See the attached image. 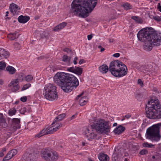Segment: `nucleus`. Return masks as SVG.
<instances>
[{"mask_svg":"<svg viewBox=\"0 0 161 161\" xmlns=\"http://www.w3.org/2000/svg\"><path fill=\"white\" fill-rule=\"evenodd\" d=\"M137 37L139 41L145 42L143 48L147 51H150L153 46L161 45V34L153 31L152 28L141 29L138 33Z\"/></svg>","mask_w":161,"mask_h":161,"instance_id":"1","label":"nucleus"},{"mask_svg":"<svg viewBox=\"0 0 161 161\" xmlns=\"http://www.w3.org/2000/svg\"><path fill=\"white\" fill-rule=\"evenodd\" d=\"M97 0H74L70 11L72 14L85 18L94 9Z\"/></svg>","mask_w":161,"mask_h":161,"instance_id":"2","label":"nucleus"},{"mask_svg":"<svg viewBox=\"0 0 161 161\" xmlns=\"http://www.w3.org/2000/svg\"><path fill=\"white\" fill-rule=\"evenodd\" d=\"M54 80L65 92H69L79 85L77 79L73 75L64 72H58L54 77Z\"/></svg>","mask_w":161,"mask_h":161,"instance_id":"3","label":"nucleus"},{"mask_svg":"<svg viewBox=\"0 0 161 161\" xmlns=\"http://www.w3.org/2000/svg\"><path fill=\"white\" fill-rule=\"evenodd\" d=\"M158 102V99L156 98L148 101L146 107V114L148 118L154 119L161 118V105Z\"/></svg>","mask_w":161,"mask_h":161,"instance_id":"4","label":"nucleus"},{"mask_svg":"<svg viewBox=\"0 0 161 161\" xmlns=\"http://www.w3.org/2000/svg\"><path fill=\"white\" fill-rule=\"evenodd\" d=\"M109 70L112 75L117 77H122L128 73L126 66L119 60L112 61L110 63Z\"/></svg>","mask_w":161,"mask_h":161,"instance_id":"5","label":"nucleus"},{"mask_svg":"<svg viewBox=\"0 0 161 161\" xmlns=\"http://www.w3.org/2000/svg\"><path fill=\"white\" fill-rule=\"evenodd\" d=\"M161 127V123L154 125L147 129L146 131V136L147 139L152 142L158 141L160 139V129Z\"/></svg>","mask_w":161,"mask_h":161,"instance_id":"6","label":"nucleus"},{"mask_svg":"<svg viewBox=\"0 0 161 161\" xmlns=\"http://www.w3.org/2000/svg\"><path fill=\"white\" fill-rule=\"evenodd\" d=\"M43 94L45 97L49 101L56 100L58 98L57 87L52 84L49 83L45 86Z\"/></svg>","mask_w":161,"mask_h":161,"instance_id":"7","label":"nucleus"},{"mask_svg":"<svg viewBox=\"0 0 161 161\" xmlns=\"http://www.w3.org/2000/svg\"><path fill=\"white\" fill-rule=\"evenodd\" d=\"M90 126L92 129L95 130L96 132L101 134H106L110 132V127L108 122L103 119L96 121L91 124Z\"/></svg>","mask_w":161,"mask_h":161,"instance_id":"8","label":"nucleus"},{"mask_svg":"<svg viewBox=\"0 0 161 161\" xmlns=\"http://www.w3.org/2000/svg\"><path fill=\"white\" fill-rule=\"evenodd\" d=\"M41 156L45 161H56L58 158V154L54 151L44 149L41 151Z\"/></svg>","mask_w":161,"mask_h":161,"instance_id":"9","label":"nucleus"},{"mask_svg":"<svg viewBox=\"0 0 161 161\" xmlns=\"http://www.w3.org/2000/svg\"><path fill=\"white\" fill-rule=\"evenodd\" d=\"M38 158V155L34 153L26 152L22 156L23 161H34Z\"/></svg>","mask_w":161,"mask_h":161,"instance_id":"10","label":"nucleus"},{"mask_svg":"<svg viewBox=\"0 0 161 161\" xmlns=\"http://www.w3.org/2000/svg\"><path fill=\"white\" fill-rule=\"evenodd\" d=\"M20 119L18 118H13L12 119L11 129L13 131H15L17 129L20 127Z\"/></svg>","mask_w":161,"mask_h":161,"instance_id":"11","label":"nucleus"},{"mask_svg":"<svg viewBox=\"0 0 161 161\" xmlns=\"http://www.w3.org/2000/svg\"><path fill=\"white\" fill-rule=\"evenodd\" d=\"M94 129L90 130L89 128H87L85 131V135L88 140H91L95 138L97 136V134L93 131Z\"/></svg>","mask_w":161,"mask_h":161,"instance_id":"12","label":"nucleus"},{"mask_svg":"<svg viewBox=\"0 0 161 161\" xmlns=\"http://www.w3.org/2000/svg\"><path fill=\"white\" fill-rule=\"evenodd\" d=\"M67 70L74 73L78 75H80L82 73L83 69L79 67H70L68 68Z\"/></svg>","mask_w":161,"mask_h":161,"instance_id":"13","label":"nucleus"},{"mask_svg":"<svg viewBox=\"0 0 161 161\" xmlns=\"http://www.w3.org/2000/svg\"><path fill=\"white\" fill-rule=\"evenodd\" d=\"M8 86L11 89L13 92H15L18 90L19 88L18 83L15 80H12L8 85Z\"/></svg>","mask_w":161,"mask_h":161,"instance_id":"14","label":"nucleus"},{"mask_svg":"<svg viewBox=\"0 0 161 161\" xmlns=\"http://www.w3.org/2000/svg\"><path fill=\"white\" fill-rule=\"evenodd\" d=\"M9 8L11 12L14 15L17 14L19 12L20 8L16 4L13 3L10 5Z\"/></svg>","mask_w":161,"mask_h":161,"instance_id":"15","label":"nucleus"},{"mask_svg":"<svg viewBox=\"0 0 161 161\" xmlns=\"http://www.w3.org/2000/svg\"><path fill=\"white\" fill-rule=\"evenodd\" d=\"M10 55L9 53L4 49L0 48V60L8 58Z\"/></svg>","mask_w":161,"mask_h":161,"instance_id":"16","label":"nucleus"},{"mask_svg":"<svg viewBox=\"0 0 161 161\" xmlns=\"http://www.w3.org/2000/svg\"><path fill=\"white\" fill-rule=\"evenodd\" d=\"M125 130V128L124 127L119 125L114 130V132L115 134L119 135L122 133Z\"/></svg>","mask_w":161,"mask_h":161,"instance_id":"17","label":"nucleus"},{"mask_svg":"<svg viewBox=\"0 0 161 161\" xmlns=\"http://www.w3.org/2000/svg\"><path fill=\"white\" fill-rule=\"evenodd\" d=\"M30 18L27 16H23L21 15L18 18V21L22 23H25L29 20Z\"/></svg>","mask_w":161,"mask_h":161,"instance_id":"18","label":"nucleus"},{"mask_svg":"<svg viewBox=\"0 0 161 161\" xmlns=\"http://www.w3.org/2000/svg\"><path fill=\"white\" fill-rule=\"evenodd\" d=\"M51 125L52 126L50 127V128L53 131V133L58 130L60 128L62 127V123L54 124H53V123H52Z\"/></svg>","mask_w":161,"mask_h":161,"instance_id":"19","label":"nucleus"},{"mask_svg":"<svg viewBox=\"0 0 161 161\" xmlns=\"http://www.w3.org/2000/svg\"><path fill=\"white\" fill-rule=\"evenodd\" d=\"M98 158L100 161H108L109 157L103 153H100L98 155Z\"/></svg>","mask_w":161,"mask_h":161,"instance_id":"20","label":"nucleus"},{"mask_svg":"<svg viewBox=\"0 0 161 161\" xmlns=\"http://www.w3.org/2000/svg\"><path fill=\"white\" fill-rule=\"evenodd\" d=\"M67 25V23L66 22H62L55 27L53 30L54 31H59L65 27Z\"/></svg>","mask_w":161,"mask_h":161,"instance_id":"21","label":"nucleus"},{"mask_svg":"<svg viewBox=\"0 0 161 161\" xmlns=\"http://www.w3.org/2000/svg\"><path fill=\"white\" fill-rule=\"evenodd\" d=\"M99 71L103 73H106L108 71V67L106 64H103L99 67Z\"/></svg>","mask_w":161,"mask_h":161,"instance_id":"22","label":"nucleus"},{"mask_svg":"<svg viewBox=\"0 0 161 161\" xmlns=\"http://www.w3.org/2000/svg\"><path fill=\"white\" fill-rule=\"evenodd\" d=\"M17 34L16 32L14 33H10L8 34L7 37L10 40H14L18 38L19 36V35H17Z\"/></svg>","mask_w":161,"mask_h":161,"instance_id":"23","label":"nucleus"},{"mask_svg":"<svg viewBox=\"0 0 161 161\" xmlns=\"http://www.w3.org/2000/svg\"><path fill=\"white\" fill-rule=\"evenodd\" d=\"M40 132L43 136L45 135L50 134L53 133V131H52V130H51L50 128H47L43 129Z\"/></svg>","mask_w":161,"mask_h":161,"instance_id":"24","label":"nucleus"},{"mask_svg":"<svg viewBox=\"0 0 161 161\" xmlns=\"http://www.w3.org/2000/svg\"><path fill=\"white\" fill-rule=\"evenodd\" d=\"M88 98L86 96H84L81 97L79 101V104L81 106H83L86 104Z\"/></svg>","mask_w":161,"mask_h":161,"instance_id":"25","label":"nucleus"},{"mask_svg":"<svg viewBox=\"0 0 161 161\" xmlns=\"http://www.w3.org/2000/svg\"><path fill=\"white\" fill-rule=\"evenodd\" d=\"M6 70L9 72L10 74H14L16 72V69L13 67L10 66H8L6 68Z\"/></svg>","mask_w":161,"mask_h":161,"instance_id":"26","label":"nucleus"},{"mask_svg":"<svg viewBox=\"0 0 161 161\" xmlns=\"http://www.w3.org/2000/svg\"><path fill=\"white\" fill-rule=\"evenodd\" d=\"M24 77H25L21 74H19L17 75L16 79L15 80L19 83V82L22 81L24 80Z\"/></svg>","mask_w":161,"mask_h":161,"instance_id":"27","label":"nucleus"},{"mask_svg":"<svg viewBox=\"0 0 161 161\" xmlns=\"http://www.w3.org/2000/svg\"><path fill=\"white\" fill-rule=\"evenodd\" d=\"M131 18L138 23L142 24L143 23V20L142 19L138 16H133L131 17Z\"/></svg>","mask_w":161,"mask_h":161,"instance_id":"28","label":"nucleus"},{"mask_svg":"<svg viewBox=\"0 0 161 161\" xmlns=\"http://www.w3.org/2000/svg\"><path fill=\"white\" fill-rule=\"evenodd\" d=\"M142 146L145 147L153 148H154L155 145L148 143L147 142H145L143 143Z\"/></svg>","mask_w":161,"mask_h":161,"instance_id":"29","label":"nucleus"},{"mask_svg":"<svg viewBox=\"0 0 161 161\" xmlns=\"http://www.w3.org/2000/svg\"><path fill=\"white\" fill-rule=\"evenodd\" d=\"M122 6L126 10L130 9L132 8V6L129 3H127L123 4Z\"/></svg>","mask_w":161,"mask_h":161,"instance_id":"30","label":"nucleus"},{"mask_svg":"<svg viewBox=\"0 0 161 161\" xmlns=\"http://www.w3.org/2000/svg\"><path fill=\"white\" fill-rule=\"evenodd\" d=\"M140 70L142 72H143L144 73L147 74L149 71V70L147 69L146 66H142L140 69Z\"/></svg>","mask_w":161,"mask_h":161,"instance_id":"31","label":"nucleus"},{"mask_svg":"<svg viewBox=\"0 0 161 161\" xmlns=\"http://www.w3.org/2000/svg\"><path fill=\"white\" fill-rule=\"evenodd\" d=\"M13 157L9 152L7 155L4 157L3 160L4 161L9 160L11 159Z\"/></svg>","mask_w":161,"mask_h":161,"instance_id":"32","label":"nucleus"},{"mask_svg":"<svg viewBox=\"0 0 161 161\" xmlns=\"http://www.w3.org/2000/svg\"><path fill=\"white\" fill-rule=\"evenodd\" d=\"M16 112V110L15 108L10 109L8 112L9 115L12 116L15 114Z\"/></svg>","mask_w":161,"mask_h":161,"instance_id":"33","label":"nucleus"},{"mask_svg":"<svg viewBox=\"0 0 161 161\" xmlns=\"http://www.w3.org/2000/svg\"><path fill=\"white\" fill-rule=\"evenodd\" d=\"M6 65L5 62L3 61L0 62V70H3L5 69Z\"/></svg>","mask_w":161,"mask_h":161,"instance_id":"34","label":"nucleus"},{"mask_svg":"<svg viewBox=\"0 0 161 161\" xmlns=\"http://www.w3.org/2000/svg\"><path fill=\"white\" fill-rule=\"evenodd\" d=\"M66 116V114L65 113L59 115L57 117H56L59 121H61Z\"/></svg>","mask_w":161,"mask_h":161,"instance_id":"35","label":"nucleus"},{"mask_svg":"<svg viewBox=\"0 0 161 161\" xmlns=\"http://www.w3.org/2000/svg\"><path fill=\"white\" fill-rule=\"evenodd\" d=\"M130 64L132 65L133 67L137 68L138 69V67L139 66V64L136 62H131Z\"/></svg>","mask_w":161,"mask_h":161,"instance_id":"36","label":"nucleus"},{"mask_svg":"<svg viewBox=\"0 0 161 161\" xmlns=\"http://www.w3.org/2000/svg\"><path fill=\"white\" fill-rule=\"evenodd\" d=\"M148 153V151L145 149H143L141 150L140 153L139 154L141 155H144L145 154H147Z\"/></svg>","mask_w":161,"mask_h":161,"instance_id":"37","label":"nucleus"},{"mask_svg":"<svg viewBox=\"0 0 161 161\" xmlns=\"http://www.w3.org/2000/svg\"><path fill=\"white\" fill-rule=\"evenodd\" d=\"M33 78L32 76L30 75H27L25 78V80L27 81H31L32 80Z\"/></svg>","mask_w":161,"mask_h":161,"instance_id":"38","label":"nucleus"},{"mask_svg":"<svg viewBox=\"0 0 161 161\" xmlns=\"http://www.w3.org/2000/svg\"><path fill=\"white\" fill-rule=\"evenodd\" d=\"M10 153L11 155L13 157L17 153V150L16 149L12 150L9 152Z\"/></svg>","mask_w":161,"mask_h":161,"instance_id":"39","label":"nucleus"},{"mask_svg":"<svg viewBox=\"0 0 161 161\" xmlns=\"http://www.w3.org/2000/svg\"><path fill=\"white\" fill-rule=\"evenodd\" d=\"M159 158L155 156H153L151 158H150V161H159Z\"/></svg>","mask_w":161,"mask_h":161,"instance_id":"40","label":"nucleus"},{"mask_svg":"<svg viewBox=\"0 0 161 161\" xmlns=\"http://www.w3.org/2000/svg\"><path fill=\"white\" fill-rule=\"evenodd\" d=\"M14 47L16 49L19 50L20 48V46L18 42H16L14 44Z\"/></svg>","mask_w":161,"mask_h":161,"instance_id":"41","label":"nucleus"},{"mask_svg":"<svg viewBox=\"0 0 161 161\" xmlns=\"http://www.w3.org/2000/svg\"><path fill=\"white\" fill-rule=\"evenodd\" d=\"M31 86V85L30 83L24 85L23 87L22 88V90H24L28 88H29Z\"/></svg>","mask_w":161,"mask_h":161,"instance_id":"42","label":"nucleus"},{"mask_svg":"<svg viewBox=\"0 0 161 161\" xmlns=\"http://www.w3.org/2000/svg\"><path fill=\"white\" fill-rule=\"evenodd\" d=\"M26 111V108L25 107L22 108L19 110L20 113L22 114H24Z\"/></svg>","mask_w":161,"mask_h":161,"instance_id":"43","label":"nucleus"},{"mask_svg":"<svg viewBox=\"0 0 161 161\" xmlns=\"http://www.w3.org/2000/svg\"><path fill=\"white\" fill-rule=\"evenodd\" d=\"M4 121L3 118V115L2 113H0V123H3Z\"/></svg>","mask_w":161,"mask_h":161,"instance_id":"44","label":"nucleus"},{"mask_svg":"<svg viewBox=\"0 0 161 161\" xmlns=\"http://www.w3.org/2000/svg\"><path fill=\"white\" fill-rule=\"evenodd\" d=\"M68 57L67 55H64L63 57L62 60L64 62L67 61Z\"/></svg>","mask_w":161,"mask_h":161,"instance_id":"45","label":"nucleus"},{"mask_svg":"<svg viewBox=\"0 0 161 161\" xmlns=\"http://www.w3.org/2000/svg\"><path fill=\"white\" fill-rule=\"evenodd\" d=\"M27 100V98L26 97H21L20 98V100L21 101L25 102Z\"/></svg>","mask_w":161,"mask_h":161,"instance_id":"46","label":"nucleus"},{"mask_svg":"<svg viewBox=\"0 0 161 161\" xmlns=\"http://www.w3.org/2000/svg\"><path fill=\"white\" fill-rule=\"evenodd\" d=\"M154 19L157 21H161V18L159 16H155L154 17Z\"/></svg>","mask_w":161,"mask_h":161,"instance_id":"47","label":"nucleus"},{"mask_svg":"<svg viewBox=\"0 0 161 161\" xmlns=\"http://www.w3.org/2000/svg\"><path fill=\"white\" fill-rule=\"evenodd\" d=\"M137 82L138 84H141V86L142 87L143 86V83L142 81L140 79H138V80Z\"/></svg>","mask_w":161,"mask_h":161,"instance_id":"48","label":"nucleus"},{"mask_svg":"<svg viewBox=\"0 0 161 161\" xmlns=\"http://www.w3.org/2000/svg\"><path fill=\"white\" fill-rule=\"evenodd\" d=\"M63 51L64 52H66L67 53L71 52V50L69 48L64 49Z\"/></svg>","mask_w":161,"mask_h":161,"instance_id":"49","label":"nucleus"},{"mask_svg":"<svg viewBox=\"0 0 161 161\" xmlns=\"http://www.w3.org/2000/svg\"><path fill=\"white\" fill-rule=\"evenodd\" d=\"M60 121H59V119H58L57 117H56L52 123L53 124H54L55 123L58 122Z\"/></svg>","mask_w":161,"mask_h":161,"instance_id":"50","label":"nucleus"},{"mask_svg":"<svg viewBox=\"0 0 161 161\" xmlns=\"http://www.w3.org/2000/svg\"><path fill=\"white\" fill-rule=\"evenodd\" d=\"M43 136V135H42V134L41 133V132H39V133L37 134L35 136V137H41V136Z\"/></svg>","mask_w":161,"mask_h":161,"instance_id":"51","label":"nucleus"},{"mask_svg":"<svg viewBox=\"0 0 161 161\" xmlns=\"http://www.w3.org/2000/svg\"><path fill=\"white\" fill-rule=\"evenodd\" d=\"M120 56V54L119 53H114L113 54V56L116 58H118Z\"/></svg>","mask_w":161,"mask_h":161,"instance_id":"52","label":"nucleus"},{"mask_svg":"<svg viewBox=\"0 0 161 161\" xmlns=\"http://www.w3.org/2000/svg\"><path fill=\"white\" fill-rule=\"evenodd\" d=\"M78 58L77 57H75L73 60V63L75 64H77V60Z\"/></svg>","mask_w":161,"mask_h":161,"instance_id":"53","label":"nucleus"},{"mask_svg":"<svg viewBox=\"0 0 161 161\" xmlns=\"http://www.w3.org/2000/svg\"><path fill=\"white\" fill-rule=\"evenodd\" d=\"M108 41L110 43H113L115 41L113 39L110 38L108 39Z\"/></svg>","mask_w":161,"mask_h":161,"instance_id":"54","label":"nucleus"},{"mask_svg":"<svg viewBox=\"0 0 161 161\" xmlns=\"http://www.w3.org/2000/svg\"><path fill=\"white\" fill-rule=\"evenodd\" d=\"M131 117V115L129 114H126L125 115V117L127 119L130 118Z\"/></svg>","mask_w":161,"mask_h":161,"instance_id":"55","label":"nucleus"},{"mask_svg":"<svg viewBox=\"0 0 161 161\" xmlns=\"http://www.w3.org/2000/svg\"><path fill=\"white\" fill-rule=\"evenodd\" d=\"M92 35H88L87 36L88 40H90L92 38Z\"/></svg>","mask_w":161,"mask_h":161,"instance_id":"56","label":"nucleus"},{"mask_svg":"<svg viewBox=\"0 0 161 161\" xmlns=\"http://www.w3.org/2000/svg\"><path fill=\"white\" fill-rule=\"evenodd\" d=\"M158 8L159 10L161 12V6L160 5V4L159 3L158 5Z\"/></svg>","mask_w":161,"mask_h":161,"instance_id":"57","label":"nucleus"},{"mask_svg":"<svg viewBox=\"0 0 161 161\" xmlns=\"http://www.w3.org/2000/svg\"><path fill=\"white\" fill-rule=\"evenodd\" d=\"M83 94H84V92H82L76 98V99H77L78 98H79V97H81L83 95Z\"/></svg>","mask_w":161,"mask_h":161,"instance_id":"58","label":"nucleus"},{"mask_svg":"<svg viewBox=\"0 0 161 161\" xmlns=\"http://www.w3.org/2000/svg\"><path fill=\"white\" fill-rule=\"evenodd\" d=\"M84 60L83 59H81L79 62V63L80 64H81L84 63Z\"/></svg>","mask_w":161,"mask_h":161,"instance_id":"59","label":"nucleus"},{"mask_svg":"<svg viewBox=\"0 0 161 161\" xmlns=\"http://www.w3.org/2000/svg\"><path fill=\"white\" fill-rule=\"evenodd\" d=\"M4 155V154L3 153V152H1L0 153V157H2Z\"/></svg>","mask_w":161,"mask_h":161,"instance_id":"60","label":"nucleus"},{"mask_svg":"<svg viewBox=\"0 0 161 161\" xmlns=\"http://www.w3.org/2000/svg\"><path fill=\"white\" fill-rule=\"evenodd\" d=\"M3 81L2 80H0V85H3Z\"/></svg>","mask_w":161,"mask_h":161,"instance_id":"61","label":"nucleus"},{"mask_svg":"<svg viewBox=\"0 0 161 161\" xmlns=\"http://www.w3.org/2000/svg\"><path fill=\"white\" fill-rule=\"evenodd\" d=\"M139 96H140V94H137L136 95V98L138 99L139 98Z\"/></svg>","mask_w":161,"mask_h":161,"instance_id":"62","label":"nucleus"},{"mask_svg":"<svg viewBox=\"0 0 161 161\" xmlns=\"http://www.w3.org/2000/svg\"><path fill=\"white\" fill-rule=\"evenodd\" d=\"M105 50V49L103 47H102V48H101V49H100V51L101 52H103V51H104Z\"/></svg>","mask_w":161,"mask_h":161,"instance_id":"63","label":"nucleus"},{"mask_svg":"<svg viewBox=\"0 0 161 161\" xmlns=\"http://www.w3.org/2000/svg\"><path fill=\"white\" fill-rule=\"evenodd\" d=\"M75 115H72V116L70 118L71 120L75 118Z\"/></svg>","mask_w":161,"mask_h":161,"instance_id":"64","label":"nucleus"}]
</instances>
